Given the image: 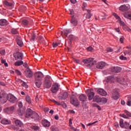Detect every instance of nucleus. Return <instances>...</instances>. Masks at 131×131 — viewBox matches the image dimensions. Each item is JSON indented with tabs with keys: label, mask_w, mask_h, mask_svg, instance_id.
Wrapping results in <instances>:
<instances>
[{
	"label": "nucleus",
	"mask_w": 131,
	"mask_h": 131,
	"mask_svg": "<svg viewBox=\"0 0 131 131\" xmlns=\"http://www.w3.org/2000/svg\"><path fill=\"white\" fill-rule=\"evenodd\" d=\"M82 62L84 63V64L88 68H92L95 64L97 63V61L94 58H88L84 59L82 60Z\"/></svg>",
	"instance_id": "f257e3e1"
},
{
	"label": "nucleus",
	"mask_w": 131,
	"mask_h": 131,
	"mask_svg": "<svg viewBox=\"0 0 131 131\" xmlns=\"http://www.w3.org/2000/svg\"><path fill=\"white\" fill-rule=\"evenodd\" d=\"M15 125H13L12 126V128L14 129V130H18L20 129V127H23L24 126V124L22 121H20V120H15L14 121Z\"/></svg>",
	"instance_id": "f03ea898"
},
{
	"label": "nucleus",
	"mask_w": 131,
	"mask_h": 131,
	"mask_svg": "<svg viewBox=\"0 0 131 131\" xmlns=\"http://www.w3.org/2000/svg\"><path fill=\"white\" fill-rule=\"evenodd\" d=\"M115 81V78L114 76H109L104 80V83L105 84H107V83H114Z\"/></svg>",
	"instance_id": "7ed1b4c3"
},
{
	"label": "nucleus",
	"mask_w": 131,
	"mask_h": 131,
	"mask_svg": "<svg viewBox=\"0 0 131 131\" xmlns=\"http://www.w3.org/2000/svg\"><path fill=\"white\" fill-rule=\"evenodd\" d=\"M35 80H42L45 76L43 74L40 72H37L34 74Z\"/></svg>",
	"instance_id": "20e7f679"
},
{
	"label": "nucleus",
	"mask_w": 131,
	"mask_h": 131,
	"mask_svg": "<svg viewBox=\"0 0 131 131\" xmlns=\"http://www.w3.org/2000/svg\"><path fill=\"white\" fill-rule=\"evenodd\" d=\"M25 73L27 78H31L33 76V73L30 68L26 69Z\"/></svg>",
	"instance_id": "39448f33"
},
{
	"label": "nucleus",
	"mask_w": 131,
	"mask_h": 131,
	"mask_svg": "<svg viewBox=\"0 0 131 131\" xmlns=\"http://www.w3.org/2000/svg\"><path fill=\"white\" fill-rule=\"evenodd\" d=\"M51 91L53 94H56L59 91V84L55 83L52 85V88H51Z\"/></svg>",
	"instance_id": "423d86ee"
},
{
	"label": "nucleus",
	"mask_w": 131,
	"mask_h": 131,
	"mask_svg": "<svg viewBox=\"0 0 131 131\" xmlns=\"http://www.w3.org/2000/svg\"><path fill=\"white\" fill-rule=\"evenodd\" d=\"M70 102L72 105L74 106H76V107H78L79 106V101L76 98H74L73 97H71L70 98Z\"/></svg>",
	"instance_id": "0eeeda50"
},
{
	"label": "nucleus",
	"mask_w": 131,
	"mask_h": 131,
	"mask_svg": "<svg viewBox=\"0 0 131 131\" xmlns=\"http://www.w3.org/2000/svg\"><path fill=\"white\" fill-rule=\"evenodd\" d=\"M9 99V95H3L0 97V102L2 104H5V103H7V101Z\"/></svg>",
	"instance_id": "6e6552de"
},
{
	"label": "nucleus",
	"mask_w": 131,
	"mask_h": 131,
	"mask_svg": "<svg viewBox=\"0 0 131 131\" xmlns=\"http://www.w3.org/2000/svg\"><path fill=\"white\" fill-rule=\"evenodd\" d=\"M68 92H64L58 96V98L59 100H66L68 98Z\"/></svg>",
	"instance_id": "1a4fd4ad"
},
{
	"label": "nucleus",
	"mask_w": 131,
	"mask_h": 131,
	"mask_svg": "<svg viewBox=\"0 0 131 131\" xmlns=\"http://www.w3.org/2000/svg\"><path fill=\"white\" fill-rule=\"evenodd\" d=\"M112 98L114 99V100H118V99H119V93H118V91H117L116 89L113 91Z\"/></svg>",
	"instance_id": "9d476101"
},
{
	"label": "nucleus",
	"mask_w": 131,
	"mask_h": 131,
	"mask_svg": "<svg viewBox=\"0 0 131 131\" xmlns=\"http://www.w3.org/2000/svg\"><path fill=\"white\" fill-rule=\"evenodd\" d=\"M34 112H35L32 111L31 109L28 108L26 112V115H25L26 118H31V116L33 115V114L34 113Z\"/></svg>",
	"instance_id": "9b49d317"
},
{
	"label": "nucleus",
	"mask_w": 131,
	"mask_h": 131,
	"mask_svg": "<svg viewBox=\"0 0 131 131\" xmlns=\"http://www.w3.org/2000/svg\"><path fill=\"white\" fill-rule=\"evenodd\" d=\"M123 53L125 56L130 57L131 55V49L127 47L126 49L124 50Z\"/></svg>",
	"instance_id": "f8f14e48"
},
{
	"label": "nucleus",
	"mask_w": 131,
	"mask_h": 131,
	"mask_svg": "<svg viewBox=\"0 0 131 131\" xmlns=\"http://www.w3.org/2000/svg\"><path fill=\"white\" fill-rule=\"evenodd\" d=\"M17 99L16 97H15L13 95H10L8 96V101L10 102V103H16L17 102Z\"/></svg>",
	"instance_id": "ddd939ff"
},
{
	"label": "nucleus",
	"mask_w": 131,
	"mask_h": 131,
	"mask_svg": "<svg viewBox=\"0 0 131 131\" xmlns=\"http://www.w3.org/2000/svg\"><path fill=\"white\" fill-rule=\"evenodd\" d=\"M14 57L15 58L16 60H23V54L20 52H16L14 53Z\"/></svg>",
	"instance_id": "4468645a"
},
{
	"label": "nucleus",
	"mask_w": 131,
	"mask_h": 131,
	"mask_svg": "<svg viewBox=\"0 0 131 131\" xmlns=\"http://www.w3.org/2000/svg\"><path fill=\"white\" fill-rule=\"evenodd\" d=\"M42 124L44 127H50L51 122L47 119H44L42 120Z\"/></svg>",
	"instance_id": "2eb2a0df"
},
{
	"label": "nucleus",
	"mask_w": 131,
	"mask_h": 131,
	"mask_svg": "<svg viewBox=\"0 0 131 131\" xmlns=\"http://www.w3.org/2000/svg\"><path fill=\"white\" fill-rule=\"evenodd\" d=\"M112 72H115L116 73H119L122 70V69L120 67H113L111 69Z\"/></svg>",
	"instance_id": "dca6fc26"
},
{
	"label": "nucleus",
	"mask_w": 131,
	"mask_h": 131,
	"mask_svg": "<svg viewBox=\"0 0 131 131\" xmlns=\"http://www.w3.org/2000/svg\"><path fill=\"white\" fill-rule=\"evenodd\" d=\"M88 98L90 101H92L95 97V93L93 92V90L91 89L90 92L88 94Z\"/></svg>",
	"instance_id": "f3484780"
},
{
	"label": "nucleus",
	"mask_w": 131,
	"mask_h": 131,
	"mask_svg": "<svg viewBox=\"0 0 131 131\" xmlns=\"http://www.w3.org/2000/svg\"><path fill=\"white\" fill-rule=\"evenodd\" d=\"M9 25V21L6 19H0V26H7Z\"/></svg>",
	"instance_id": "a211bd4d"
},
{
	"label": "nucleus",
	"mask_w": 131,
	"mask_h": 131,
	"mask_svg": "<svg viewBox=\"0 0 131 131\" xmlns=\"http://www.w3.org/2000/svg\"><path fill=\"white\" fill-rule=\"evenodd\" d=\"M79 99L81 102H86L88 101V97L84 94H81L79 96Z\"/></svg>",
	"instance_id": "6ab92c4d"
},
{
	"label": "nucleus",
	"mask_w": 131,
	"mask_h": 131,
	"mask_svg": "<svg viewBox=\"0 0 131 131\" xmlns=\"http://www.w3.org/2000/svg\"><path fill=\"white\" fill-rule=\"evenodd\" d=\"M15 110V106H12L9 107H7L4 110L5 112L8 113V112H11L13 113V111Z\"/></svg>",
	"instance_id": "aec40b11"
},
{
	"label": "nucleus",
	"mask_w": 131,
	"mask_h": 131,
	"mask_svg": "<svg viewBox=\"0 0 131 131\" xmlns=\"http://www.w3.org/2000/svg\"><path fill=\"white\" fill-rule=\"evenodd\" d=\"M105 67V63L104 62H98L96 64L97 69H103Z\"/></svg>",
	"instance_id": "412c9836"
},
{
	"label": "nucleus",
	"mask_w": 131,
	"mask_h": 131,
	"mask_svg": "<svg viewBox=\"0 0 131 131\" xmlns=\"http://www.w3.org/2000/svg\"><path fill=\"white\" fill-rule=\"evenodd\" d=\"M97 93L101 96H107V92H106L104 89H99L97 90Z\"/></svg>",
	"instance_id": "4be33fe9"
},
{
	"label": "nucleus",
	"mask_w": 131,
	"mask_h": 131,
	"mask_svg": "<svg viewBox=\"0 0 131 131\" xmlns=\"http://www.w3.org/2000/svg\"><path fill=\"white\" fill-rule=\"evenodd\" d=\"M119 10L121 12H126V11H128V7L125 5H123L119 7Z\"/></svg>",
	"instance_id": "5701e85b"
},
{
	"label": "nucleus",
	"mask_w": 131,
	"mask_h": 131,
	"mask_svg": "<svg viewBox=\"0 0 131 131\" xmlns=\"http://www.w3.org/2000/svg\"><path fill=\"white\" fill-rule=\"evenodd\" d=\"M31 118H32V119H34V120H37V119H39V115H38V114L35 112L33 115H32Z\"/></svg>",
	"instance_id": "b1692460"
},
{
	"label": "nucleus",
	"mask_w": 131,
	"mask_h": 131,
	"mask_svg": "<svg viewBox=\"0 0 131 131\" xmlns=\"http://www.w3.org/2000/svg\"><path fill=\"white\" fill-rule=\"evenodd\" d=\"M78 23V21L76 19H75L74 17H72L71 20V24L73 26H77V24Z\"/></svg>",
	"instance_id": "393cba45"
},
{
	"label": "nucleus",
	"mask_w": 131,
	"mask_h": 131,
	"mask_svg": "<svg viewBox=\"0 0 131 131\" xmlns=\"http://www.w3.org/2000/svg\"><path fill=\"white\" fill-rule=\"evenodd\" d=\"M120 60H122L123 61H128V60H130V57H129V56H125L123 55H121L120 57H119Z\"/></svg>",
	"instance_id": "a878e982"
},
{
	"label": "nucleus",
	"mask_w": 131,
	"mask_h": 131,
	"mask_svg": "<svg viewBox=\"0 0 131 131\" xmlns=\"http://www.w3.org/2000/svg\"><path fill=\"white\" fill-rule=\"evenodd\" d=\"M35 83L36 85V86L39 89L40 86H41V84H42V82H41V80H35Z\"/></svg>",
	"instance_id": "bb28decb"
},
{
	"label": "nucleus",
	"mask_w": 131,
	"mask_h": 131,
	"mask_svg": "<svg viewBox=\"0 0 131 131\" xmlns=\"http://www.w3.org/2000/svg\"><path fill=\"white\" fill-rule=\"evenodd\" d=\"M30 124L28 123V125L30 126V128L32 129H34V130H38L39 129V127L38 126H36L35 125H30Z\"/></svg>",
	"instance_id": "cd10ccee"
},
{
	"label": "nucleus",
	"mask_w": 131,
	"mask_h": 131,
	"mask_svg": "<svg viewBox=\"0 0 131 131\" xmlns=\"http://www.w3.org/2000/svg\"><path fill=\"white\" fill-rule=\"evenodd\" d=\"M43 87L46 89H50L52 86V83L48 82H43Z\"/></svg>",
	"instance_id": "c85d7f7f"
},
{
	"label": "nucleus",
	"mask_w": 131,
	"mask_h": 131,
	"mask_svg": "<svg viewBox=\"0 0 131 131\" xmlns=\"http://www.w3.org/2000/svg\"><path fill=\"white\" fill-rule=\"evenodd\" d=\"M64 34L66 37L69 34V33H71V30H69L68 29H66L62 32V34Z\"/></svg>",
	"instance_id": "c756f323"
},
{
	"label": "nucleus",
	"mask_w": 131,
	"mask_h": 131,
	"mask_svg": "<svg viewBox=\"0 0 131 131\" xmlns=\"http://www.w3.org/2000/svg\"><path fill=\"white\" fill-rule=\"evenodd\" d=\"M2 124H10L11 121L8 119H4L1 121Z\"/></svg>",
	"instance_id": "7c9ffc66"
},
{
	"label": "nucleus",
	"mask_w": 131,
	"mask_h": 131,
	"mask_svg": "<svg viewBox=\"0 0 131 131\" xmlns=\"http://www.w3.org/2000/svg\"><path fill=\"white\" fill-rule=\"evenodd\" d=\"M101 97L96 96L93 98V102H97V103H100Z\"/></svg>",
	"instance_id": "2f4dec72"
},
{
	"label": "nucleus",
	"mask_w": 131,
	"mask_h": 131,
	"mask_svg": "<svg viewBox=\"0 0 131 131\" xmlns=\"http://www.w3.org/2000/svg\"><path fill=\"white\" fill-rule=\"evenodd\" d=\"M18 81H19V82H22L23 83L21 84V85H23V86H24L26 89H28V85H27V84L25 82L22 81L20 79H18Z\"/></svg>",
	"instance_id": "473e14b6"
},
{
	"label": "nucleus",
	"mask_w": 131,
	"mask_h": 131,
	"mask_svg": "<svg viewBox=\"0 0 131 131\" xmlns=\"http://www.w3.org/2000/svg\"><path fill=\"white\" fill-rule=\"evenodd\" d=\"M23 64H24V62L23 61H17L14 63L15 66H21Z\"/></svg>",
	"instance_id": "72a5a7b5"
},
{
	"label": "nucleus",
	"mask_w": 131,
	"mask_h": 131,
	"mask_svg": "<svg viewBox=\"0 0 131 131\" xmlns=\"http://www.w3.org/2000/svg\"><path fill=\"white\" fill-rule=\"evenodd\" d=\"M26 101L28 104H31V98L29 95H27L26 96Z\"/></svg>",
	"instance_id": "f704fd0d"
},
{
	"label": "nucleus",
	"mask_w": 131,
	"mask_h": 131,
	"mask_svg": "<svg viewBox=\"0 0 131 131\" xmlns=\"http://www.w3.org/2000/svg\"><path fill=\"white\" fill-rule=\"evenodd\" d=\"M44 82H51V76L47 75L45 78Z\"/></svg>",
	"instance_id": "c9c22d12"
},
{
	"label": "nucleus",
	"mask_w": 131,
	"mask_h": 131,
	"mask_svg": "<svg viewBox=\"0 0 131 131\" xmlns=\"http://www.w3.org/2000/svg\"><path fill=\"white\" fill-rule=\"evenodd\" d=\"M16 42L19 47H22L23 46V42H22V40L20 39H17Z\"/></svg>",
	"instance_id": "e433bc0d"
},
{
	"label": "nucleus",
	"mask_w": 131,
	"mask_h": 131,
	"mask_svg": "<svg viewBox=\"0 0 131 131\" xmlns=\"http://www.w3.org/2000/svg\"><path fill=\"white\" fill-rule=\"evenodd\" d=\"M100 103H102L103 104H106L107 103V98H100Z\"/></svg>",
	"instance_id": "4c0bfd02"
},
{
	"label": "nucleus",
	"mask_w": 131,
	"mask_h": 131,
	"mask_svg": "<svg viewBox=\"0 0 131 131\" xmlns=\"http://www.w3.org/2000/svg\"><path fill=\"white\" fill-rule=\"evenodd\" d=\"M4 5L7 7H12V6H13V3H9L8 1H4Z\"/></svg>",
	"instance_id": "58836bf2"
},
{
	"label": "nucleus",
	"mask_w": 131,
	"mask_h": 131,
	"mask_svg": "<svg viewBox=\"0 0 131 131\" xmlns=\"http://www.w3.org/2000/svg\"><path fill=\"white\" fill-rule=\"evenodd\" d=\"M120 126L122 128H124V123H123V119H120L119 121Z\"/></svg>",
	"instance_id": "ea45409f"
},
{
	"label": "nucleus",
	"mask_w": 131,
	"mask_h": 131,
	"mask_svg": "<svg viewBox=\"0 0 131 131\" xmlns=\"http://www.w3.org/2000/svg\"><path fill=\"white\" fill-rule=\"evenodd\" d=\"M69 39L70 41H72V40H74L75 39V36L73 35H70L69 36Z\"/></svg>",
	"instance_id": "a19ab883"
},
{
	"label": "nucleus",
	"mask_w": 131,
	"mask_h": 131,
	"mask_svg": "<svg viewBox=\"0 0 131 131\" xmlns=\"http://www.w3.org/2000/svg\"><path fill=\"white\" fill-rule=\"evenodd\" d=\"M11 33L13 34H18V32L16 29H12L11 31Z\"/></svg>",
	"instance_id": "79ce46f5"
},
{
	"label": "nucleus",
	"mask_w": 131,
	"mask_h": 131,
	"mask_svg": "<svg viewBox=\"0 0 131 131\" xmlns=\"http://www.w3.org/2000/svg\"><path fill=\"white\" fill-rule=\"evenodd\" d=\"M36 37V36L35 35V34L33 33L32 34V37L30 39L31 41H34V40H35Z\"/></svg>",
	"instance_id": "37998d69"
},
{
	"label": "nucleus",
	"mask_w": 131,
	"mask_h": 131,
	"mask_svg": "<svg viewBox=\"0 0 131 131\" xmlns=\"http://www.w3.org/2000/svg\"><path fill=\"white\" fill-rule=\"evenodd\" d=\"M29 23V22L28 21V20H26V19H24V20H23L22 21V24L25 25V26H27V25H28V24Z\"/></svg>",
	"instance_id": "c03bdc74"
},
{
	"label": "nucleus",
	"mask_w": 131,
	"mask_h": 131,
	"mask_svg": "<svg viewBox=\"0 0 131 131\" xmlns=\"http://www.w3.org/2000/svg\"><path fill=\"white\" fill-rule=\"evenodd\" d=\"M91 17H92V14H91V12H89L86 14V16H85L86 19H90Z\"/></svg>",
	"instance_id": "a18cd8bd"
},
{
	"label": "nucleus",
	"mask_w": 131,
	"mask_h": 131,
	"mask_svg": "<svg viewBox=\"0 0 131 131\" xmlns=\"http://www.w3.org/2000/svg\"><path fill=\"white\" fill-rule=\"evenodd\" d=\"M50 101L51 102H52L53 103H55V104H56V105H58V106H60V103L58 102L57 101H55L54 99H50Z\"/></svg>",
	"instance_id": "49530a36"
},
{
	"label": "nucleus",
	"mask_w": 131,
	"mask_h": 131,
	"mask_svg": "<svg viewBox=\"0 0 131 131\" xmlns=\"http://www.w3.org/2000/svg\"><path fill=\"white\" fill-rule=\"evenodd\" d=\"M17 105L19 108H22V107H23V103H22V101H18Z\"/></svg>",
	"instance_id": "de8ad7c7"
},
{
	"label": "nucleus",
	"mask_w": 131,
	"mask_h": 131,
	"mask_svg": "<svg viewBox=\"0 0 131 131\" xmlns=\"http://www.w3.org/2000/svg\"><path fill=\"white\" fill-rule=\"evenodd\" d=\"M117 80L119 82H120V83H121V84H123V81H124V79H123V78H122V79L118 78L117 79Z\"/></svg>",
	"instance_id": "09e8293b"
},
{
	"label": "nucleus",
	"mask_w": 131,
	"mask_h": 131,
	"mask_svg": "<svg viewBox=\"0 0 131 131\" xmlns=\"http://www.w3.org/2000/svg\"><path fill=\"white\" fill-rule=\"evenodd\" d=\"M97 122H98V121H96L93 123H90L87 124V126H91V125H93V124H96V123H97Z\"/></svg>",
	"instance_id": "8fccbe9b"
},
{
	"label": "nucleus",
	"mask_w": 131,
	"mask_h": 131,
	"mask_svg": "<svg viewBox=\"0 0 131 131\" xmlns=\"http://www.w3.org/2000/svg\"><path fill=\"white\" fill-rule=\"evenodd\" d=\"M70 128L71 129V130L72 131H79L78 129H77V128H75L74 127H73L72 126H70Z\"/></svg>",
	"instance_id": "3c124183"
},
{
	"label": "nucleus",
	"mask_w": 131,
	"mask_h": 131,
	"mask_svg": "<svg viewBox=\"0 0 131 131\" xmlns=\"http://www.w3.org/2000/svg\"><path fill=\"white\" fill-rule=\"evenodd\" d=\"M70 14L71 15V17L72 18H74V12L72 10H70Z\"/></svg>",
	"instance_id": "603ef678"
},
{
	"label": "nucleus",
	"mask_w": 131,
	"mask_h": 131,
	"mask_svg": "<svg viewBox=\"0 0 131 131\" xmlns=\"http://www.w3.org/2000/svg\"><path fill=\"white\" fill-rule=\"evenodd\" d=\"M124 124H125V125H126V126H125L124 127L125 128H126V129H127V128H128V125H129V123H128L127 122H124Z\"/></svg>",
	"instance_id": "864d4df0"
},
{
	"label": "nucleus",
	"mask_w": 131,
	"mask_h": 131,
	"mask_svg": "<svg viewBox=\"0 0 131 131\" xmlns=\"http://www.w3.org/2000/svg\"><path fill=\"white\" fill-rule=\"evenodd\" d=\"M113 15L114 16V17H115V18H116V19H117L118 20H120V17L118 16V15H117V14L116 13H114Z\"/></svg>",
	"instance_id": "5fc2aeb1"
},
{
	"label": "nucleus",
	"mask_w": 131,
	"mask_h": 131,
	"mask_svg": "<svg viewBox=\"0 0 131 131\" xmlns=\"http://www.w3.org/2000/svg\"><path fill=\"white\" fill-rule=\"evenodd\" d=\"M18 114L19 115H23L24 114V111H21V110H19L18 111Z\"/></svg>",
	"instance_id": "6e6d98bb"
},
{
	"label": "nucleus",
	"mask_w": 131,
	"mask_h": 131,
	"mask_svg": "<svg viewBox=\"0 0 131 131\" xmlns=\"http://www.w3.org/2000/svg\"><path fill=\"white\" fill-rule=\"evenodd\" d=\"M39 98H40V95L39 94H37L36 96V101L37 102L39 100Z\"/></svg>",
	"instance_id": "4d7b16f0"
},
{
	"label": "nucleus",
	"mask_w": 131,
	"mask_h": 131,
	"mask_svg": "<svg viewBox=\"0 0 131 131\" xmlns=\"http://www.w3.org/2000/svg\"><path fill=\"white\" fill-rule=\"evenodd\" d=\"M125 113H126V115L129 116V117H131V113L128 112L127 111H125Z\"/></svg>",
	"instance_id": "13d9d810"
},
{
	"label": "nucleus",
	"mask_w": 131,
	"mask_h": 131,
	"mask_svg": "<svg viewBox=\"0 0 131 131\" xmlns=\"http://www.w3.org/2000/svg\"><path fill=\"white\" fill-rule=\"evenodd\" d=\"M76 29H77L78 31H81V26L79 25L76 27Z\"/></svg>",
	"instance_id": "bf43d9fd"
},
{
	"label": "nucleus",
	"mask_w": 131,
	"mask_h": 131,
	"mask_svg": "<svg viewBox=\"0 0 131 131\" xmlns=\"http://www.w3.org/2000/svg\"><path fill=\"white\" fill-rule=\"evenodd\" d=\"M23 64H24V65H23L24 67L26 68V69H28V68H29V66H28V64H27V63H25Z\"/></svg>",
	"instance_id": "052dcab7"
},
{
	"label": "nucleus",
	"mask_w": 131,
	"mask_h": 131,
	"mask_svg": "<svg viewBox=\"0 0 131 131\" xmlns=\"http://www.w3.org/2000/svg\"><path fill=\"white\" fill-rule=\"evenodd\" d=\"M106 51L108 52H113V49H112V48H107Z\"/></svg>",
	"instance_id": "680f3d73"
},
{
	"label": "nucleus",
	"mask_w": 131,
	"mask_h": 131,
	"mask_svg": "<svg viewBox=\"0 0 131 131\" xmlns=\"http://www.w3.org/2000/svg\"><path fill=\"white\" fill-rule=\"evenodd\" d=\"M15 73H16V74L18 75H21V72L18 70H15Z\"/></svg>",
	"instance_id": "e2e57ef3"
},
{
	"label": "nucleus",
	"mask_w": 131,
	"mask_h": 131,
	"mask_svg": "<svg viewBox=\"0 0 131 131\" xmlns=\"http://www.w3.org/2000/svg\"><path fill=\"white\" fill-rule=\"evenodd\" d=\"M123 39H124V37H122L120 38L119 41H120V42H121V43H123Z\"/></svg>",
	"instance_id": "0e129e2a"
},
{
	"label": "nucleus",
	"mask_w": 131,
	"mask_h": 131,
	"mask_svg": "<svg viewBox=\"0 0 131 131\" xmlns=\"http://www.w3.org/2000/svg\"><path fill=\"white\" fill-rule=\"evenodd\" d=\"M5 52L6 51H5V50H0L1 55H4L5 54Z\"/></svg>",
	"instance_id": "69168bd1"
},
{
	"label": "nucleus",
	"mask_w": 131,
	"mask_h": 131,
	"mask_svg": "<svg viewBox=\"0 0 131 131\" xmlns=\"http://www.w3.org/2000/svg\"><path fill=\"white\" fill-rule=\"evenodd\" d=\"M58 43H53V48H57V47H58Z\"/></svg>",
	"instance_id": "338daca9"
},
{
	"label": "nucleus",
	"mask_w": 131,
	"mask_h": 131,
	"mask_svg": "<svg viewBox=\"0 0 131 131\" xmlns=\"http://www.w3.org/2000/svg\"><path fill=\"white\" fill-rule=\"evenodd\" d=\"M87 49H88V50L90 52H92V51H93V47L91 46L88 48Z\"/></svg>",
	"instance_id": "774afa93"
}]
</instances>
